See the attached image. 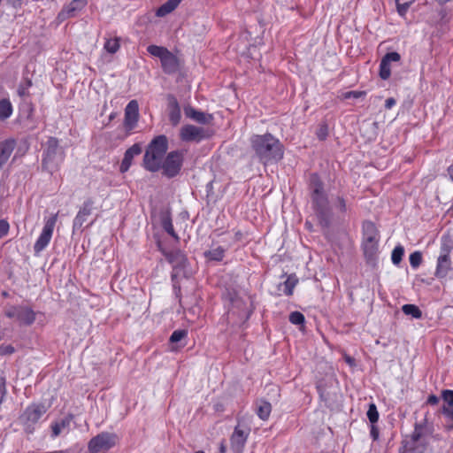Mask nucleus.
Masks as SVG:
<instances>
[{
    "mask_svg": "<svg viewBox=\"0 0 453 453\" xmlns=\"http://www.w3.org/2000/svg\"><path fill=\"white\" fill-rule=\"evenodd\" d=\"M9 319H16L21 326H31L36 319L35 311L29 306L14 305L4 311Z\"/></svg>",
    "mask_w": 453,
    "mask_h": 453,
    "instance_id": "obj_8",
    "label": "nucleus"
},
{
    "mask_svg": "<svg viewBox=\"0 0 453 453\" xmlns=\"http://www.w3.org/2000/svg\"><path fill=\"white\" fill-rule=\"evenodd\" d=\"M309 186L311 188V194H320L324 192L323 182L319 175L316 173L310 175Z\"/></svg>",
    "mask_w": 453,
    "mask_h": 453,
    "instance_id": "obj_27",
    "label": "nucleus"
},
{
    "mask_svg": "<svg viewBox=\"0 0 453 453\" xmlns=\"http://www.w3.org/2000/svg\"><path fill=\"white\" fill-rule=\"evenodd\" d=\"M182 0H167L160 7L157 8L156 15L157 17H164L173 12Z\"/></svg>",
    "mask_w": 453,
    "mask_h": 453,
    "instance_id": "obj_25",
    "label": "nucleus"
},
{
    "mask_svg": "<svg viewBox=\"0 0 453 453\" xmlns=\"http://www.w3.org/2000/svg\"><path fill=\"white\" fill-rule=\"evenodd\" d=\"M188 336V331L185 329L175 330L170 336V342H178Z\"/></svg>",
    "mask_w": 453,
    "mask_h": 453,
    "instance_id": "obj_43",
    "label": "nucleus"
},
{
    "mask_svg": "<svg viewBox=\"0 0 453 453\" xmlns=\"http://www.w3.org/2000/svg\"><path fill=\"white\" fill-rule=\"evenodd\" d=\"M256 413L260 419L263 421L268 420L271 412H272V405L269 402L265 400H258L256 402Z\"/></svg>",
    "mask_w": 453,
    "mask_h": 453,
    "instance_id": "obj_22",
    "label": "nucleus"
},
{
    "mask_svg": "<svg viewBox=\"0 0 453 453\" xmlns=\"http://www.w3.org/2000/svg\"><path fill=\"white\" fill-rule=\"evenodd\" d=\"M441 398L445 403H448L447 406L453 407V390L451 389H444L441 391Z\"/></svg>",
    "mask_w": 453,
    "mask_h": 453,
    "instance_id": "obj_46",
    "label": "nucleus"
},
{
    "mask_svg": "<svg viewBox=\"0 0 453 453\" xmlns=\"http://www.w3.org/2000/svg\"><path fill=\"white\" fill-rule=\"evenodd\" d=\"M314 211L319 219V224L324 227H328L331 224V214L327 206Z\"/></svg>",
    "mask_w": 453,
    "mask_h": 453,
    "instance_id": "obj_30",
    "label": "nucleus"
},
{
    "mask_svg": "<svg viewBox=\"0 0 453 453\" xmlns=\"http://www.w3.org/2000/svg\"><path fill=\"white\" fill-rule=\"evenodd\" d=\"M139 120V104L131 100L125 108L123 126L129 134L137 126Z\"/></svg>",
    "mask_w": 453,
    "mask_h": 453,
    "instance_id": "obj_11",
    "label": "nucleus"
},
{
    "mask_svg": "<svg viewBox=\"0 0 453 453\" xmlns=\"http://www.w3.org/2000/svg\"><path fill=\"white\" fill-rule=\"evenodd\" d=\"M168 150V139L165 134L155 136L148 144L143 155L142 165L151 173L160 170L161 163Z\"/></svg>",
    "mask_w": 453,
    "mask_h": 453,
    "instance_id": "obj_2",
    "label": "nucleus"
},
{
    "mask_svg": "<svg viewBox=\"0 0 453 453\" xmlns=\"http://www.w3.org/2000/svg\"><path fill=\"white\" fill-rule=\"evenodd\" d=\"M317 135L319 140H325L327 135V127L326 126L321 127L320 129L319 130Z\"/></svg>",
    "mask_w": 453,
    "mask_h": 453,
    "instance_id": "obj_52",
    "label": "nucleus"
},
{
    "mask_svg": "<svg viewBox=\"0 0 453 453\" xmlns=\"http://www.w3.org/2000/svg\"><path fill=\"white\" fill-rule=\"evenodd\" d=\"M142 151V146L139 143H134L126 150L124 157L130 161H133V158L140 155Z\"/></svg>",
    "mask_w": 453,
    "mask_h": 453,
    "instance_id": "obj_38",
    "label": "nucleus"
},
{
    "mask_svg": "<svg viewBox=\"0 0 453 453\" xmlns=\"http://www.w3.org/2000/svg\"><path fill=\"white\" fill-rule=\"evenodd\" d=\"M347 362L350 363V362H351V358H350V357H348V358H347Z\"/></svg>",
    "mask_w": 453,
    "mask_h": 453,
    "instance_id": "obj_61",
    "label": "nucleus"
},
{
    "mask_svg": "<svg viewBox=\"0 0 453 453\" xmlns=\"http://www.w3.org/2000/svg\"><path fill=\"white\" fill-rule=\"evenodd\" d=\"M6 393V378L4 375H2L0 376V404L2 403Z\"/></svg>",
    "mask_w": 453,
    "mask_h": 453,
    "instance_id": "obj_48",
    "label": "nucleus"
},
{
    "mask_svg": "<svg viewBox=\"0 0 453 453\" xmlns=\"http://www.w3.org/2000/svg\"><path fill=\"white\" fill-rule=\"evenodd\" d=\"M450 0H438V3L440 4H445L446 3L449 2Z\"/></svg>",
    "mask_w": 453,
    "mask_h": 453,
    "instance_id": "obj_59",
    "label": "nucleus"
},
{
    "mask_svg": "<svg viewBox=\"0 0 453 453\" xmlns=\"http://www.w3.org/2000/svg\"><path fill=\"white\" fill-rule=\"evenodd\" d=\"M312 208L314 211H319L321 208L326 207L327 198L324 192L320 194H311Z\"/></svg>",
    "mask_w": 453,
    "mask_h": 453,
    "instance_id": "obj_29",
    "label": "nucleus"
},
{
    "mask_svg": "<svg viewBox=\"0 0 453 453\" xmlns=\"http://www.w3.org/2000/svg\"><path fill=\"white\" fill-rule=\"evenodd\" d=\"M219 452L220 453H226V446L225 444V441H222L219 445Z\"/></svg>",
    "mask_w": 453,
    "mask_h": 453,
    "instance_id": "obj_57",
    "label": "nucleus"
},
{
    "mask_svg": "<svg viewBox=\"0 0 453 453\" xmlns=\"http://www.w3.org/2000/svg\"><path fill=\"white\" fill-rule=\"evenodd\" d=\"M250 144L259 160L265 165L277 162L283 157L280 142L269 133L252 135Z\"/></svg>",
    "mask_w": 453,
    "mask_h": 453,
    "instance_id": "obj_1",
    "label": "nucleus"
},
{
    "mask_svg": "<svg viewBox=\"0 0 453 453\" xmlns=\"http://www.w3.org/2000/svg\"><path fill=\"white\" fill-rule=\"evenodd\" d=\"M118 440L116 434L102 432L90 439L88 449L89 453L106 452L117 444Z\"/></svg>",
    "mask_w": 453,
    "mask_h": 453,
    "instance_id": "obj_7",
    "label": "nucleus"
},
{
    "mask_svg": "<svg viewBox=\"0 0 453 453\" xmlns=\"http://www.w3.org/2000/svg\"><path fill=\"white\" fill-rule=\"evenodd\" d=\"M65 159V152L59 148V141L56 137H50L46 142L42 166L50 174L58 171Z\"/></svg>",
    "mask_w": 453,
    "mask_h": 453,
    "instance_id": "obj_4",
    "label": "nucleus"
},
{
    "mask_svg": "<svg viewBox=\"0 0 453 453\" xmlns=\"http://www.w3.org/2000/svg\"><path fill=\"white\" fill-rule=\"evenodd\" d=\"M452 269L450 256L439 255L436 261L434 276L438 279H445Z\"/></svg>",
    "mask_w": 453,
    "mask_h": 453,
    "instance_id": "obj_17",
    "label": "nucleus"
},
{
    "mask_svg": "<svg viewBox=\"0 0 453 453\" xmlns=\"http://www.w3.org/2000/svg\"><path fill=\"white\" fill-rule=\"evenodd\" d=\"M441 413L450 422V425L448 426V429H453V407L443 405L441 408Z\"/></svg>",
    "mask_w": 453,
    "mask_h": 453,
    "instance_id": "obj_44",
    "label": "nucleus"
},
{
    "mask_svg": "<svg viewBox=\"0 0 453 453\" xmlns=\"http://www.w3.org/2000/svg\"><path fill=\"white\" fill-rule=\"evenodd\" d=\"M410 265L413 269H417L423 262L422 253L418 250L412 252L409 257Z\"/></svg>",
    "mask_w": 453,
    "mask_h": 453,
    "instance_id": "obj_39",
    "label": "nucleus"
},
{
    "mask_svg": "<svg viewBox=\"0 0 453 453\" xmlns=\"http://www.w3.org/2000/svg\"><path fill=\"white\" fill-rule=\"evenodd\" d=\"M58 220V213L46 219L42 233L34 244L35 255H39L49 245Z\"/></svg>",
    "mask_w": 453,
    "mask_h": 453,
    "instance_id": "obj_10",
    "label": "nucleus"
},
{
    "mask_svg": "<svg viewBox=\"0 0 453 453\" xmlns=\"http://www.w3.org/2000/svg\"><path fill=\"white\" fill-rule=\"evenodd\" d=\"M205 256L211 260L221 261L225 257V250L219 246L207 251Z\"/></svg>",
    "mask_w": 453,
    "mask_h": 453,
    "instance_id": "obj_34",
    "label": "nucleus"
},
{
    "mask_svg": "<svg viewBox=\"0 0 453 453\" xmlns=\"http://www.w3.org/2000/svg\"><path fill=\"white\" fill-rule=\"evenodd\" d=\"M93 204L94 201L91 198H88L86 201H84L82 206L80 208L73 219V229L82 228L83 224L88 219V217L92 213Z\"/></svg>",
    "mask_w": 453,
    "mask_h": 453,
    "instance_id": "obj_14",
    "label": "nucleus"
},
{
    "mask_svg": "<svg viewBox=\"0 0 453 453\" xmlns=\"http://www.w3.org/2000/svg\"><path fill=\"white\" fill-rule=\"evenodd\" d=\"M14 6L19 5L20 6L23 0H11Z\"/></svg>",
    "mask_w": 453,
    "mask_h": 453,
    "instance_id": "obj_58",
    "label": "nucleus"
},
{
    "mask_svg": "<svg viewBox=\"0 0 453 453\" xmlns=\"http://www.w3.org/2000/svg\"><path fill=\"white\" fill-rule=\"evenodd\" d=\"M367 418L369 419V421L372 423V424H374L376 422H378L379 420V412H378V410H377V407L374 403H371L369 405V409L367 411Z\"/></svg>",
    "mask_w": 453,
    "mask_h": 453,
    "instance_id": "obj_42",
    "label": "nucleus"
},
{
    "mask_svg": "<svg viewBox=\"0 0 453 453\" xmlns=\"http://www.w3.org/2000/svg\"><path fill=\"white\" fill-rule=\"evenodd\" d=\"M120 48L119 38L108 39L104 43V49L111 54L116 53Z\"/></svg>",
    "mask_w": 453,
    "mask_h": 453,
    "instance_id": "obj_37",
    "label": "nucleus"
},
{
    "mask_svg": "<svg viewBox=\"0 0 453 453\" xmlns=\"http://www.w3.org/2000/svg\"><path fill=\"white\" fill-rule=\"evenodd\" d=\"M362 250L366 261H374L379 253L380 232L371 220H365L362 225Z\"/></svg>",
    "mask_w": 453,
    "mask_h": 453,
    "instance_id": "obj_3",
    "label": "nucleus"
},
{
    "mask_svg": "<svg viewBox=\"0 0 453 453\" xmlns=\"http://www.w3.org/2000/svg\"><path fill=\"white\" fill-rule=\"evenodd\" d=\"M395 104V100L393 97H389L385 102V107L386 109H391Z\"/></svg>",
    "mask_w": 453,
    "mask_h": 453,
    "instance_id": "obj_55",
    "label": "nucleus"
},
{
    "mask_svg": "<svg viewBox=\"0 0 453 453\" xmlns=\"http://www.w3.org/2000/svg\"><path fill=\"white\" fill-rule=\"evenodd\" d=\"M16 147L14 139H7L0 142V170L7 163Z\"/></svg>",
    "mask_w": 453,
    "mask_h": 453,
    "instance_id": "obj_19",
    "label": "nucleus"
},
{
    "mask_svg": "<svg viewBox=\"0 0 453 453\" xmlns=\"http://www.w3.org/2000/svg\"><path fill=\"white\" fill-rule=\"evenodd\" d=\"M245 234L241 230H235L234 231V240L235 242H241L244 238Z\"/></svg>",
    "mask_w": 453,
    "mask_h": 453,
    "instance_id": "obj_54",
    "label": "nucleus"
},
{
    "mask_svg": "<svg viewBox=\"0 0 453 453\" xmlns=\"http://www.w3.org/2000/svg\"><path fill=\"white\" fill-rule=\"evenodd\" d=\"M402 310L404 314L411 315L415 319H420L422 316L420 309L415 304H404Z\"/></svg>",
    "mask_w": 453,
    "mask_h": 453,
    "instance_id": "obj_36",
    "label": "nucleus"
},
{
    "mask_svg": "<svg viewBox=\"0 0 453 453\" xmlns=\"http://www.w3.org/2000/svg\"><path fill=\"white\" fill-rule=\"evenodd\" d=\"M147 51L151 56L160 59L164 73L173 74L179 71L180 60L167 48L151 44L147 47Z\"/></svg>",
    "mask_w": 453,
    "mask_h": 453,
    "instance_id": "obj_5",
    "label": "nucleus"
},
{
    "mask_svg": "<svg viewBox=\"0 0 453 453\" xmlns=\"http://www.w3.org/2000/svg\"><path fill=\"white\" fill-rule=\"evenodd\" d=\"M365 96V91H357V90H352V91H348L346 93H344L343 95V97L345 99H349V98H360L362 96Z\"/></svg>",
    "mask_w": 453,
    "mask_h": 453,
    "instance_id": "obj_49",
    "label": "nucleus"
},
{
    "mask_svg": "<svg viewBox=\"0 0 453 453\" xmlns=\"http://www.w3.org/2000/svg\"><path fill=\"white\" fill-rule=\"evenodd\" d=\"M47 409L42 403H32L28 405L23 414L27 422L36 423L46 412Z\"/></svg>",
    "mask_w": 453,
    "mask_h": 453,
    "instance_id": "obj_18",
    "label": "nucleus"
},
{
    "mask_svg": "<svg viewBox=\"0 0 453 453\" xmlns=\"http://www.w3.org/2000/svg\"><path fill=\"white\" fill-rule=\"evenodd\" d=\"M33 82L30 78H24L23 81L18 87L17 93L20 97H25L29 96V88L32 87Z\"/></svg>",
    "mask_w": 453,
    "mask_h": 453,
    "instance_id": "obj_33",
    "label": "nucleus"
},
{
    "mask_svg": "<svg viewBox=\"0 0 453 453\" xmlns=\"http://www.w3.org/2000/svg\"><path fill=\"white\" fill-rule=\"evenodd\" d=\"M15 349L12 345L7 344V345H1L0 346V356H5V355H12L14 353Z\"/></svg>",
    "mask_w": 453,
    "mask_h": 453,
    "instance_id": "obj_50",
    "label": "nucleus"
},
{
    "mask_svg": "<svg viewBox=\"0 0 453 453\" xmlns=\"http://www.w3.org/2000/svg\"><path fill=\"white\" fill-rule=\"evenodd\" d=\"M88 5V0H72L65 4L58 13L57 19L63 22L68 19L74 18Z\"/></svg>",
    "mask_w": 453,
    "mask_h": 453,
    "instance_id": "obj_12",
    "label": "nucleus"
},
{
    "mask_svg": "<svg viewBox=\"0 0 453 453\" xmlns=\"http://www.w3.org/2000/svg\"><path fill=\"white\" fill-rule=\"evenodd\" d=\"M298 278L295 273L289 274L287 277L286 280L282 284L284 287L283 292L287 296H291L293 295L294 289L298 284Z\"/></svg>",
    "mask_w": 453,
    "mask_h": 453,
    "instance_id": "obj_28",
    "label": "nucleus"
},
{
    "mask_svg": "<svg viewBox=\"0 0 453 453\" xmlns=\"http://www.w3.org/2000/svg\"><path fill=\"white\" fill-rule=\"evenodd\" d=\"M335 207L338 209V211L341 213H346V211H347V203H346V200H345V198L343 196H338L335 198Z\"/></svg>",
    "mask_w": 453,
    "mask_h": 453,
    "instance_id": "obj_45",
    "label": "nucleus"
},
{
    "mask_svg": "<svg viewBox=\"0 0 453 453\" xmlns=\"http://www.w3.org/2000/svg\"><path fill=\"white\" fill-rule=\"evenodd\" d=\"M251 429L238 420L234 432L230 436V449L233 453H242L250 434Z\"/></svg>",
    "mask_w": 453,
    "mask_h": 453,
    "instance_id": "obj_9",
    "label": "nucleus"
},
{
    "mask_svg": "<svg viewBox=\"0 0 453 453\" xmlns=\"http://www.w3.org/2000/svg\"><path fill=\"white\" fill-rule=\"evenodd\" d=\"M10 230V224L6 219H0V239L6 236Z\"/></svg>",
    "mask_w": 453,
    "mask_h": 453,
    "instance_id": "obj_47",
    "label": "nucleus"
},
{
    "mask_svg": "<svg viewBox=\"0 0 453 453\" xmlns=\"http://www.w3.org/2000/svg\"><path fill=\"white\" fill-rule=\"evenodd\" d=\"M400 59L401 56L398 52L394 51L387 53L380 63V77L384 81L388 80L391 75L390 63L398 62Z\"/></svg>",
    "mask_w": 453,
    "mask_h": 453,
    "instance_id": "obj_15",
    "label": "nucleus"
},
{
    "mask_svg": "<svg viewBox=\"0 0 453 453\" xmlns=\"http://www.w3.org/2000/svg\"><path fill=\"white\" fill-rule=\"evenodd\" d=\"M167 107L169 121L174 127L179 125L181 119V111L177 98L172 94L167 96Z\"/></svg>",
    "mask_w": 453,
    "mask_h": 453,
    "instance_id": "obj_16",
    "label": "nucleus"
},
{
    "mask_svg": "<svg viewBox=\"0 0 453 453\" xmlns=\"http://www.w3.org/2000/svg\"><path fill=\"white\" fill-rule=\"evenodd\" d=\"M157 246L158 250L170 264L181 265L185 261V255L180 250L166 251L160 242L157 243Z\"/></svg>",
    "mask_w": 453,
    "mask_h": 453,
    "instance_id": "obj_21",
    "label": "nucleus"
},
{
    "mask_svg": "<svg viewBox=\"0 0 453 453\" xmlns=\"http://www.w3.org/2000/svg\"><path fill=\"white\" fill-rule=\"evenodd\" d=\"M404 248L401 244L396 245L391 253L392 263L395 265H398L402 262Z\"/></svg>",
    "mask_w": 453,
    "mask_h": 453,
    "instance_id": "obj_35",
    "label": "nucleus"
},
{
    "mask_svg": "<svg viewBox=\"0 0 453 453\" xmlns=\"http://www.w3.org/2000/svg\"><path fill=\"white\" fill-rule=\"evenodd\" d=\"M288 319L293 325H303L305 322L304 315L300 311H292Z\"/></svg>",
    "mask_w": 453,
    "mask_h": 453,
    "instance_id": "obj_41",
    "label": "nucleus"
},
{
    "mask_svg": "<svg viewBox=\"0 0 453 453\" xmlns=\"http://www.w3.org/2000/svg\"><path fill=\"white\" fill-rule=\"evenodd\" d=\"M196 453H204V452H203V451H198V452H196Z\"/></svg>",
    "mask_w": 453,
    "mask_h": 453,
    "instance_id": "obj_62",
    "label": "nucleus"
},
{
    "mask_svg": "<svg viewBox=\"0 0 453 453\" xmlns=\"http://www.w3.org/2000/svg\"><path fill=\"white\" fill-rule=\"evenodd\" d=\"M131 165H132V161L123 157L120 166H119L120 173H127L129 170V168L131 167Z\"/></svg>",
    "mask_w": 453,
    "mask_h": 453,
    "instance_id": "obj_51",
    "label": "nucleus"
},
{
    "mask_svg": "<svg viewBox=\"0 0 453 453\" xmlns=\"http://www.w3.org/2000/svg\"><path fill=\"white\" fill-rule=\"evenodd\" d=\"M452 250H453V235L449 232H447V233L443 234L441 237L440 255L450 256V253Z\"/></svg>",
    "mask_w": 453,
    "mask_h": 453,
    "instance_id": "obj_24",
    "label": "nucleus"
},
{
    "mask_svg": "<svg viewBox=\"0 0 453 453\" xmlns=\"http://www.w3.org/2000/svg\"><path fill=\"white\" fill-rule=\"evenodd\" d=\"M7 295H8V294H7V292H5V291H4V292H3V296H7Z\"/></svg>",
    "mask_w": 453,
    "mask_h": 453,
    "instance_id": "obj_60",
    "label": "nucleus"
},
{
    "mask_svg": "<svg viewBox=\"0 0 453 453\" xmlns=\"http://www.w3.org/2000/svg\"><path fill=\"white\" fill-rule=\"evenodd\" d=\"M162 227L176 242L180 241L179 235L175 233L171 217L166 216L162 219Z\"/></svg>",
    "mask_w": 453,
    "mask_h": 453,
    "instance_id": "obj_31",
    "label": "nucleus"
},
{
    "mask_svg": "<svg viewBox=\"0 0 453 453\" xmlns=\"http://www.w3.org/2000/svg\"><path fill=\"white\" fill-rule=\"evenodd\" d=\"M73 419V414H68L66 417L62 418L60 421L53 422L51 424V437L56 438L58 437L63 429L67 428L72 420Z\"/></svg>",
    "mask_w": 453,
    "mask_h": 453,
    "instance_id": "obj_23",
    "label": "nucleus"
},
{
    "mask_svg": "<svg viewBox=\"0 0 453 453\" xmlns=\"http://www.w3.org/2000/svg\"><path fill=\"white\" fill-rule=\"evenodd\" d=\"M184 155V151L179 150L167 153L160 166V170L163 171V174L167 178H173L177 176L183 165Z\"/></svg>",
    "mask_w": 453,
    "mask_h": 453,
    "instance_id": "obj_6",
    "label": "nucleus"
},
{
    "mask_svg": "<svg viewBox=\"0 0 453 453\" xmlns=\"http://www.w3.org/2000/svg\"><path fill=\"white\" fill-rule=\"evenodd\" d=\"M439 403V397L435 395H430L427 397L426 403L430 405H436Z\"/></svg>",
    "mask_w": 453,
    "mask_h": 453,
    "instance_id": "obj_53",
    "label": "nucleus"
},
{
    "mask_svg": "<svg viewBox=\"0 0 453 453\" xmlns=\"http://www.w3.org/2000/svg\"><path fill=\"white\" fill-rule=\"evenodd\" d=\"M207 137L204 128L194 125H184L180 130V139L182 142H198Z\"/></svg>",
    "mask_w": 453,
    "mask_h": 453,
    "instance_id": "obj_13",
    "label": "nucleus"
},
{
    "mask_svg": "<svg viewBox=\"0 0 453 453\" xmlns=\"http://www.w3.org/2000/svg\"><path fill=\"white\" fill-rule=\"evenodd\" d=\"M371 436L372 437L373 440H377L379 437V432L374 426L372 427Z\"/></svg>",
    "mask_w": 453,
    "mask_h": 453,
    "instance_id": "obj_56",
    "label": "nucleus"
},
{
    "mask_svg": "<svg viewBox=\"0 0 453 453\" xmlns=\"http://www.w3.org/2000/svg\"><path fill=\"white\" fill-rule=\"evenodd\" d=\"M416 0H395L396 4V10L398 14L404 18L408 12V10L410 6L415 2Z\"/></svg>",
    "mask_w": 453,
    "mask_h": 453,
    "instance_id": "obj_32",
    "label": "nucleus"
},
{
    "mask_svg": "<svg viewBox=\"0 0 453 453\" xmlns=\"http://www.w3.org/2000/svg\"><path fill=\"white\" fill-rule=\"evenodd\" d=\"M422 429L423 426L419 424H416L414 426V431L411 434V446L410 447V449H413L416 443L420 440L422 437Z\"/></svg>",
    "mask_w": 453,
    "mask_h": 453,
    "instance_id": "obj_40",
    "label": "nucleus"
},
{
    "mask_svg": "<svg viewBox=\"0 0 453 453\" xmlns=\"http://www.w3.org/2000/svg\"><path fill=\"white\" fill-rule=\"evenodd\" d=\"M184 113L187 118L191 119L199 124H207L212 119L211 115H206L204 112L197 111L189 105L184 107Z\"/></svg>",
    "mask_w": 453,
    "mask_h": 453,
    "instance_id": "obj_20",
    "label": "nucleus"
},
{
    "mask_svg": "<svg viewBox=\"0 0 453 453\" xmlns=\"http://www.w3.org/2000/svg\"><path fill=\"white\" fill-rule=\"evenodd\" d=\"M13 112V107L9 98L0 100V121L9 119Z\"/></svg>",
    "mask_w": 453,
    "mask_h": 453,
    "instance_id": "obj_26",
    "label": "nucleus"
}]
</instances>
